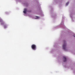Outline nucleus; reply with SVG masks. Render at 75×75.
Returning <instances> with one entry per match:
<instances>
[{
    "label": "nucleus",
    "instance_id": "1",
    "mask_svg": "<svg viewBox=\"0 0 75 75\" xmlns=\"http://www.w3.org/2000/svg\"><path fill=\"white\" fill-rule=\"evenodd\" d=\"M31 47L33 50H34V51H35V50H37V46L35 45V44L32 45H31Z\"/></svg>",
    "mask_w": 75,
    "mask_h": 75
},
{
    "label": "nucleus",
    "instance_id": "2",
    "mask_svg": "<svg viewBox=\"0 0 75 75\" xmlns=\"http://www.w3.org/2000/svg\"><path fill=\"white\" fill-rule=\"evenodd\" d=\"M63 47L64 50H65L66 47H67V43H66V42H65V41L64 42V44L63 46Z\"/></svg>",
    "mask_w": 75,
    "mask_h": 75
},
{
    "label": "nucleus",
    "instance_id": "3",
    "mask_svg": "<svg viewBox=\"0 0 75 75\" xmlns=\"http://www.w3.org/2000/svg\"><path fill=\"white\" fill-rule=\"evenodd\" d=\"M0 23H1V25H4V22L3 21V19H2L1 18H0Z\"/></svg>",
    "mask_w": 75,
    "mask_h": 75
},
{
    "label": "nucleus",
    "instance_id": "4",
    "mask_svg": "<svg viewBox=\"0 0 75 75\" xmlns=\"http://www.w3.org/2000/svg\"><path fill=\"white\" fill-rule=\"evenodd\" d=\"M63 62H66L67 61V58L65 56H64L63 57Z\"/></svg>",
    "mask_w": 75,
    "mask_h": 75
},
{
    "label": "nucleus",
    "instance_id": "5",
    "mask_svg": "<svg viewBox=\"0 0 75 75\" xmlns=\"http://www.w3.org/2000/svg\"><path fill=\"white\" fill-rule=\"evenodd\" d=\"M27 8H25L24 9V11H23L24 13L25 14H26L27 13V12H26V11H27Z\"/></svg>",
    "mask_w": 75,
    "mask_h": 75
},
{
    "label": "nucleus",
    "instance_id": "6",
    "mask_svg": "<svg viewBox=\"0 0 75 75\" xmlns=\"http://www.w3.org/2000/svg\"><path fill=\"white\" fill-rule=\"evenodd\" d=\"M4 28H7V27H8V25H4Z\"/></svg>",
    "mask_w": 75,
    "mask_h": 75
},
{
    "label": "nucleus",
    "instance_id": "7",
    "mask_svg": "<svg viewBox=\"0 0 75 75\" xmlns=\"http://www.w3.org/2000/svg\"><path fill=\"white\" fill-rule=\"evenodd\" d=\"M35 17L36 18H36V19H38V18H39V16H36Z\"/></svg>",
    "mask_w": 75,
    "mask_h": 75
},
{
    "label": "nucleus",
    "instance_id": "8",
    "mask_svg": "<svg viewBox=\"0 0 75 75\" xmlns=\"http://www.w3.org/2000/svg\"><path fill=\"white\" fill-rule=\"evenodd\" d=\"M69 2H68L67 3H66V6H68V5L69 4Z\"/></svg>",
    "mask_w": 75,
    "mask_h": 75
},
{
    "label": "nucleus",
    "instance_id": "9",
    "mask_svg": "<svg viewBox=\"0 0 75 75\" xmlns=\"http://www.w3.org/2000/svg\"><path fill=\"white\" fill-rule=\"evenodd\" d=\"M74 37H75V36L74 35Z\"/></svg>",
    "mask_w": 75,
    "mask_h": 75
}]
</instances>
